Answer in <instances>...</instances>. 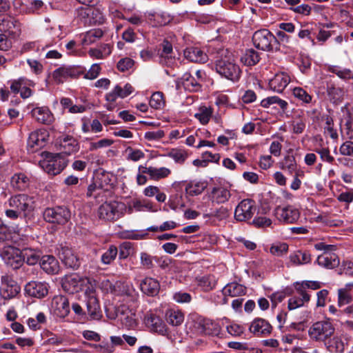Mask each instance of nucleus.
Wrapping results in <instances>:
<instances>
[{
  "instance_id": "nucleus-1",
  "label": "nucleus",
  "mask_w": 353,
  "mask_h": 353,
  "mask_svg": "<svg viewBox=\"0 0 353 353\" xmlns=\"http://www.w3.org/2000/svg\"><path fill=\"white\" fill-rule=\"evenodd\" d=\"M10 208L5 211L6 216L11 219H17L21 214L28 216L35 208V199L27 194H17L11 196L5 203Z\"/></svg>"
},
{
  "instance_id": "nucleus-2",
  "label": "nucleus",
  "mask_w": 353,
  "mask_h": 353,
  "mask_svg": "<svg viewBox=\"0 0 353 353\" xmlns=\"http://www.w3.org/2000/svg\"><path fill=\"white\" fill-rule=\"evenodd\" d=\"M220 59L216 61L215 69L221 77L232 81H237L241 74L239 65L232 52L227 49L219 51Z\"/></svg>"
},
{
  "instance_id": "nucleus-3",
  "label": "nucleus",
  "mask_w": 353,
  "mask_h": 353,
  "mask_svg": "<svg viewBox=\"0 0 353 353\" xmlns=\"http://www.w3.org/2000/svg\"><path fill=\"white\" fill-rule=\"evenodd\" d=\"M41 168L51 175H57L62 172L68 165V160L61 153L44 154V159L39 161Z\"/></svg>"
},
{
  "instance_id": "nucleus-4",
  "label": "nucleus",
  "mask_w": 353,
  "mask_h": 353,
  "mask_svg": "<svg viewBox=\"0 0 353 353\" xmlns=\"http://www.w3.org/2000/svg\"><path fill=\"white\" fill-rule=\"evenodd\" d=\"M335 327L330 319L314 323L308 330L310 338L314 341L324 342L331 338Z\"/></svg>"
},
{
  "instance_id": "nucleus-5",
  "label": "nucleus",
  "mask_w": 353,
  "mask_h": 353,
  "mask_svg": "<svg viewBox=\"0 0 353 353\" xmlns=\"http://www.w3.org/2000/svg\"><path fill=\"white\" fill-rule=\"evenodd\" d=\"M125 203L118 201L105 202L100 205L98 215L101 219L114 221L125 214Z\"/></svg>"
},
{
  "instance_id": "nucleus-6",
  "label": "nucleus",
  "mask_w": 353,
  "mask_h": 353,
  "mask_svg": "<svg viewBox=\"0 0 353 353\" xmlns=\"http://www.w3.org/2000/svg\"><path fill=\"white\" fill-rule=\"evenodd\" d=\"M252 42L255 48L263 51H272L279 44L277 38L268 29H261L254 32Z\"/></svg>"
},
{
  "instance_id": "nucleus-7",
  "label": "nucleus",
  "mask_w": 353,
  "mask_h": 353,
  "mask_svg": "<svg viewBox=\"0 0 353 353\" xmlns=\"http://www.w3.org/2000/svg\"><path fill=\"white\" fill-rule=\"evenodd\" d=\"M104 8L101 5L90 6L88 8L81 7L77 10V16L85 20V23L93 25L103 24L105 21L103 13Z\"/></svg>"
},
{
  "instance_id": "nucleus-8",
  "label": "nucleus",
  "mask_w": 353,
  "mask_h": 353,
  "mask_svg": "<svg viewBox=\"0 0 353 353\" xmlns=\"http://www.w3.org/2000/svg\"><path fill=\"white\" fill-rule=\"evenodd\" d=\"M46 221L54 224L65 225L71 217L70 210L64 206H57L55 208H48L43 213Z\"/></svg>"
},
{
  "instance_id": "nucleus-9",
  "label": "nucleus",
  "mask_w": 353,
  "mask_h": 353,
  "mask_svg": "<svg viewBox=\"0 0 353 353\" xmlns=\"http://www.w3.org/2000/svg\"><path fill=\"white\" fill-rule=\"evenodd\" d=\"M83 74V70L79 66L62 65L52 73V77L57 84H61L69 78L76 79Z\"/></svg>"
},
{
  "instance_id": "nucleus-10",
  "label": "nucleus",
  "mask_w": 353,
  "mask_h": 353,
  "mask_svg": "<svg viewBox=\"0 0 353 353\" xmlns=\"http://www.w3.org/2000/svg\"><path fill=\"white\" fill-rule=\"evenodd\" d=\"M0 32L10 38H17L21 34V23L18 19L9 14H0Z\"/></svg>"
},
{
  "instance_id": "nucleus-11",
  "label": "nucleus",
  "mask_w": 353,
  "mask_h": 353,
  "mask_svg": "<svg viewBox=\"0 0 353 353\" xmlns=\"http://www.w3.org/2000/svg\"><path fill=\"white\" fill-rule=\"evenodd\" d=\"M256 207L254 201L252 199H243L234 210V219L239 222H247L254 215Z\"/></svg>"
},
{
  "instance_id": "nucleus-12",
  "label": "nucleus",
  "mask_w": 353,
  "mask_h": 353,
  "mask_svg": "<svg viewBox=\"0 0 353 353\" xmlns=\"http://www.w3.org/2000/svg\"><path fill=\"white\" fill-rule=\"evenodd\" d=\"M88 282L87 278L77 274H71L61 279V287L65 292L74 294L81 290Z\"/></svg>"
},
{
  "instance_id": "nucleus-13",
  "label": "nucleus",
  "mask_w": 353,
  "mask_h": 353,
  "mask_svg": "<svg viewBox=\"0 0 353 353\" xmlns=\"http://www.w3.org/2000/svg\"><path fill=\"white\" fill-rule=\"evenodd\" d=\"M0 255L3 261L13 269L19 268L23 262L20 249L12 246H5L2 248Z\"/></svg>"
},
{
  "instance_id": "nucleus-14",
  "label": "nucleus",
  "mask_w": 353,
  "mask_h": 353,
  "mask_svg": "<svg viewBox=\"0 0 353 353\" xmlns=\"http://www.w3.org/2000/svg\"><path fill=\"white\" fill-rule=\"evenodd\" d=\"M110 292L117 296H123L126 302H134L137 299V294L132 286L120 281L110 285Z\"/></svg>"
},
{
  "instance_id": "nucleus-15",
  "label": "nucleus",
  "mask_w": 353,
  "mask_h": 353,
  "mask_svg": "<svg viewBox=\"0 0 353 353\" xmlns=\"http://www.w3.org/2000/svg\"><path fill=\"white\" fill-rule=\"evenodd\" d=\"M85 302L87 314L92 320H99L102 316L101 307L95 292L89 290L85 292Z\"/></svg>"
},
{
  "instance_id": "nucleus-16",
  "label": "nucleus",
  "mask_w": 353,
  "mask_h": 353,
  "mask_svg": "<svg viewBox=\"0 0 353 353\" xmlns=\"http://www.w3.org/2000/svg\"><path fill=\"white\" fill-rule=\"evenodd\" d=\"M0 294L4 299L14 297L20 291V287L13 280L12 276L6 274L1 279Z\"/></svg>"
},
{
  "instance_id": "nucleus-17",
  "label": "nucleus",
  "mask_w": 353,
  "mask_h": 353,
  "mask_svg": "<svg viewBox=\"0 0 353 353\" xmlns=\"http://www.w3.org/2000/svg\"><path fill=\"white\" fill-rule=\"evenodd\" d=\"M49 138L48 132L43 129L32 132L28 139V148L31 152L43 147Z\"/></svg>"
},
{
  "instance_id": "nucleus-18",
  "label": "nucleus",
  "mask_w": 353,
  "mask_h": 353,
  "mask_svg": "<svg viewBox=\"0 0 353 353\" xmlns=\"http://www.w3.org/2000/svg\"><path fill=\"white\" fill-rule=\"evenodd\" d=\"M51 307L54 314L59 318L65 317L70 312L69 301L63 295H57L53 297Z\"/></svg>"
},
{
  "instance_id": "nucleus-19",
  "label": "nucleus",
  "mask_w": 353,
  "mask_h": 353,
  "mask_svg": "<svg viewBox=\"0 0 353 353\" xmlns=\"http://www.w3.org/2000/svg\"><path fill=\"white\" fill-rule=\"evenodd\" d=\"M144 323L152 331L161 335L167 334L166 325L163 320L152 312L146 313L144 317Z\"/></svg>"
},
{
  "instance_id": "nucleus-20",
  "label": "nucleus",
  "mask_w": 353,
  "mask_h": 353,
  "mask_svg": "<svg viewBox=\"0 0 353 353\" xmlns=\"http://www.w3.org/2000/svg\"><path fill=\"white\" fill-rule=\"evenodd\" d=\"M276 218L285 223H293L296 222L300 216L297 209L292 206L277 207L275 210Z\"/></svg>"
},
{
  "instance_id": "nucleus-21",
  "label": "nucleus",
  "mask_w": 353,
  "mask_h": 353,
  "mask_svg": "<svg viewBox=\"0 0 353 353\" xmlns=\"http://www.w3.org/2000/svg\"><path fill=\"white\" fill-rule=\"evenodd\" d=\"M59 257L63 263L70 268L76 269L80 265L78 256L74 251L68 247H61L59 251Z\"/></svg>"
},
{
  "instance_id": "nucleus-22",
  "label": "nucleus",
  "mask_w": 353,
  "mask_h": 353,
  "mask_svg": "<svg viewBox=\"0 0 353 353\" xmlns=\"http://www.w3.org/2000/svg\"><path fill=\"white\" fill-rule=\"evenodd\" d=\"M61 154L70 155L79 150V145L76 139L70 135H63L59 139Z\"/></svg>"
},
{
  "instance_id": "nucleus-23",
  "label": "nucleus",
  "mask_w": 353,
  "mask_h": 353,
  "mask_svg": "<svg viewBox=\"0 0 353 353\" xmlns=\"http://www.w3.org/2000/svg\"><path fill=\"white\" fill-rule=\"evenodd\" d=\"M25 292L30 296L41 299L48 293V284L42 282L31 281L26 285Z\"/></svg>"
},
{
  "instance_id": "nucleus-24",
  "label": "nucleus",
  "mask_w": 353,
  "mask_h": 353,
  "mask_svg": "<svg viewBox=\"0 0 353 353\" xmlns=\"http://www.w3.org/2000/svg\"><path fill=\"white\" fill-rule=\"evenodd\" d=\"M290 82V77L285 72L277 73L269 81L270 88L278 93H281Z\"/></svg>"
},
{
  "instance_id": "nucleus-25",
  "label": "nucleus",
  "mask_w": 353,
  "mask_h": 353,
  "mask_svg": "<svg viewBox=\"0 0 353 353\" xmlns=\"http://www.w3.org/2000/svg\"><path fill=\"white\" fill-rule=\"evenodd\" d=\"M316 263L323 268L334 269L339 265L340 261L336 254L325 252L317 257Z\"/></svg>"
},
{
  "instance_id": "nucleus-26",
  "label": "nucleus",
  "mask_w": 353,
  "mask_h": 353,
  "mask_svg": "<svg viewBox=\"0 0 353 353\" xmlns=\"http://www.w3.org/2000/svg\"><path fill=\"white\" fill-rule=\"evenodd\" d=\"M249 330L254 335L265 336L271 332L272 326L265 319H256L252 322Z\"/></svg>"
},
{
  "instance_id": "nucleus-27",
  "label": "nucleus",
  "mask_w": 353,
  "mask_h": 353,
  "mask_svg": "<svg viewBox=\"0 0 353 353\" xmlns=\"http://www.w3.org/2000/svg\"><path fill=\"white\" fill-rule=\"evenodd\" d=\"M210 199L212 203L217 204L225 203L231 197L230 191L224 187H214L211 190Z\"/></svg>"
},
{
  "instance_id": "nucleus-28",
  "label": "nucleus",
  "mask_w": 353,
  "mask_h": 353,
  "mask_svg": "<svg viewBox=\"0 0 353 353\" xmlns=\"http://www.w3.org/2000/svg\"><path fill=\"white\" fill-rule=\"evenodd\" d=\"M10 183L14 191H23L29 187L30 179L24 173H15L10 178Z\"/></svg>"
},
{
  "instance_id": "nucleus-29",
  "label": "nucleus",
  "mask_w": 353,
  "mask_h": 353,
  "mask_svg": "<svg viewBox=\"0 0 353 353\" xmlns=\"http://www.w3.org/2000/svg\"><path fill=\"white\" fill-rule=\"evenodd\" d=\"M185 57L192 62L205 63L208 57L205 52L197 47L188 48L184 50Z\"/></svg>"
},
{
  "instance_id": "nucleus-30",
  "label": "nucleus",
  "mask_w": 353,
  "mask_h": 353,
  "mask_svg": "<svg viewBox=\"0 0 353 353\" xmlns=\"http://www.w3.org/2000/svg\"><path fill=\"white\" fill-rule=\"evenodd\" d=\"M140 288L144 294L153 296L159 293L160 285L156 279L148 277L141 282Z\"/></svg>"
},
{
  "instance_id": "nucleus-31",
  "label": "nucleus",
  "mask_w": 353,
  "mask_h": 353,
  "mask_svg": "<svg viewBox=\"0 0 353 353\" xmlns=\"http://www.w3.org/2000/svg\"><path fill=\"white\" fill-rule=\"evenodd\" d=\"M32 114L37 121L43 124H50L54 119L53 114L47 107L35 108L32 110Z\"/></svg>"
},
{
  "instance_id": "nucleus-32",
  "label": "nucleus",
  "mask_w": 353,
  "mask_h": 353,
  "mask_svg": "<svg viewBox=\"0 0 353 353\" xmlns=\"http://www.w3.org/2000/svg\"><path fill=\"white\" fill-rule=\"evenodd\" d=\"M41 268L48 274H57L59 270L58 261L53 256L46 255L41 257Z\"/></svg>"
},
{
  "instance_id": "nucleus-33",
  "label": "nucleus",
  "mask_w": 353,
  "mask_h": 353,
  "mask_svg": "<svg viewBox=\"0 0 353 353\" xmlns=\"http://www.w3.org/2000/svg\"><path fill=\"white\" fill-rule=\"evenodd\" d=\"M22 260L26 261L28 265H33L37 263L41 258L40 250L31 248H23L21 250Z\"/></svg>"
},
{
  "instance_id": "nucleus-34",
  "label": "nucleus",
  "mask_w": 353,
  "mask_h": 353,
  "mask_svg": "<svg viewBox=\"0 0 353 353\" xmlns=\"http://www.w3.org/2000/svg\"><path fill=\"white\" fill-rule=\"evenodd\" d=\"M222 292L225 296H239L245 294L246 288L241 284L233 282L227 284L223 288Z\"/></svg>"
},
{
  "instance_id": "nucleus-35",
  "label": "nucleus",
  "mask_w": 353,
  "mask_h": 353,
  "mask_svg": "<svg viewBox=\"0 0 353 353\" xmlns=\"http://www.w3.org/2000/svg\"><path fill=\"white\" fill-rule=\"evenodd\" d=\"M182 83L185 90L190 92H196L201 88V81L190 72L183 74Z\"/></svg>"
},
{
  "instance_id": "nucleus-36",
  "label": "nucleus",
  "mask_w": 353,
  "mask_h": 353,
  "mask_svg": "<svg viewBox=\"0 0 353 353\" xmlns=\"http://www.w3.org/2000/svg\"><path fill=\"white\" fill-rule=\"evenodd\" d=\"M280 169L292 174L299 172L297 163L293 155H287L278 163Z\"/></svg>"
},
{
  "instance_id": "nucleus-37",
  "label": "nucleus",
  "mask_w": 353,
  "mask_h": 353,
  "mask_svg": "<svg viewBox=\"0 0 353 353\" xmlns=\"http://www.w3.org/2000/svg\"><path fill=\"white\" fill-rule=\"evenodd\" d=\"M290 262L293 265H301L310 263L311 254L308 252L297 250L289 256Z\"/></svg>"
},
{
  "instance_id": "nucleus-38",
  "label": "nucleus",
  "mask_w": 353,
  "mask_h": 353,
  "mask_svg": "<svg viewBox=\"0 0 353 353\" xmlns=\"http://www.w3.org/2000/svg\"><path fill=\"white\" fill-rule=\"evenodd\" d=\"M131 205L134 208L135 211H150L156 212L153 203L147 199H131Z\"/></svg>"
},
{
  "instance_id": "nucleus-39",
  "label": "nucleus",
  "mask_w": 353,
  "mask_h": 353,
  "mask_svg": "<svg viewBox=\"0 0 353 353\" xmlns=\"http://www.w3.org/2000/svg\"><path fill=\"white\" fill-rule=\"evenodd\" d=\"M165 316L167 322L173 326L181 325L184 320V315L179 310H169L167 311Z\"/></svg>"
},
{
  "instance_id": "nucleus-40",
  "label": "nucleus",
  "mask_w": 353,
  "mask_h": 353,
  "mask_svg": "<svg viewBox=\"0 0 353 353\" xmlns=\"http://www.w3.org/2000/svg\"><path fill=\"white\" fill-rule=\"evenodd\" d=\"M212 114L213 109L211 107L201 106L194 117L202 125H206L209 123Z\"/></svg>"
},
{
  "instance_id": "nucleus-41",
  "label": "nucleus",
  "mask_w": 353,
  "mask_h": 353,
  "mask_svg": "<svg viewBox=\"0 0 353 353\" xmlns=\"http://www.w3.org/2000/svg\"><path fill=\"white\" fill-rule=\"evenodd\" d=\"M103 35L101 29L97 28L85 32L82 39V45L88 46L97 41Z\"/></svg>"
},
{
  "instance_id": "nucleus-42",
  "label": "nucleus",
  "mask_w": 353,
  "mask_h": 353,
  "mask_svg": "<svg viewBox=\"0 0 353 353\" xmlns=\"http://www.w3.org/2000/svg\"><path fill=\"white\" fill-rule=\"evenodd\" d=\"M259 53L253 49H248L241 58V61L246 65H254L259 61Z\"/></svg>"
},
{
  "instance_id": "nucleus-43",
  "label": "nucleus",
  "mask_w": 353,
  "mask_h": 353,
  "mask_svg": "<svg viewBox=\"0 0 353 353\" xmlns=\"http://www.w3.org/2000/svg\"><path fill=\"white\" fill-rule=\"evenodd\" d=\"M197 283L198 285L205 292L212 290L216 284L214 276L212 275H205L197 279Z\"/></svg>"
},
{
  "instance_id": "nucleus-44",
  "label": "nucleus",
  "mask_w": 353,
  "mask_h": 353,
  "mask_svg": "<svg viewBox=\"0 0 353 353\" xmlns=\"http://www.w3.org/2000/svg\"><path fill=\"white\" fill-rule=\"evenodd\" d=\"M323 132L325 136L330 137L333 140H336L338 139L339 136L336 129L334 127L333 119L330 116H326L325 117Z\"/></svg>"
},
{
  "instance_id": "nucleus-45",
  "label": "nucleus",
  "mask_w": 353,
  "mask_h": 353,
  "mask_svg": "<svg viewBox=\"0 0 353 353\" xmlns=\"http://www.w3.org/2000/svg\"><path fill=\"white\" fill-rule=\"evenodd\" d=\"M166 156L172 159L175 163L183 164L187 159L188 154L185 150L173 148L166 154Z\"/></svg>"
},
{
  "instance_id": "nucleus-46",
  "label": "nucleus",
  "mask_w": 353,
  "mask_h": 353,
  "mask_svg": "<svg viewBox=\"0 0 353 353\" xmlns=\"http://www.w3.org/2000/svg\"><path fill=\"white\" fill-rule=\"evenodd\" d=\"M329 71L335 74L341 79H353V71L350 69L334 65L329 68Z\"/></svg>"
},
{
  "instance_id": "nucleus-47",
  "label": "nucleus",
  "mask_w": 353,
  "mask_h": 353,
  "mask_svg": "<svg viewBox=\"0 0 353 353\" xmlns=\"http://www.w3.org/2000/svg\"><path fill=\"white\" fill-rule=\"evenodd\" d=\"M205 188V185L201 182H190L185 187V192L189 196L201 194Z\"/></svg>"
},
{
  "instance_id": "nucleus-48",
  "label": "nucleus",
  "mask_w": 353,
  "mask_h": 353,
  "mask_svg": "<svg viewBox=\"0 0 353 353\" xmlns=\"http://www.w3.org/2000/svg\"><path fill=\"white\" fill-rule=\"evenodd\" d=\"M294 288L302 301H305L306 303H309L310 301V294L307 292V288L303 284L302 281H296L293 283Z\"/></svg>"
},
{
  "instance_id": "nucleus-49",
  "label": "nucleus",
  "mask_w": 353,
  "mask_h": 353,
  "mask_svg": "<svg viewBox=\"0 0 353 353\" xmlns=\"http://www.w3.org/2000/svg\"><path fill=\"white\" fill-rule=\"evenodd\" d=\"M150 105L151 108L156 110L163 108L165 105L163 92H156L153 93L150 97Z\"/></svg>"
},
{
  "instance_id": "nucleus-50",
  "label": "nucleus",
  "mask_w": 353,
  "mask_h": 353,
  "mask_svg": "<svg viewBox=\"0 0 353 353\" xmlns=\"http://www.w3.org/2000/svg\"><path fill=\"white\" fill-rule=\"evenodd\" d=\"M118 254V248L115 245H110L109 248L102 254L101 262L103 264H110L116 258Z\"/></svg>"
},
{
  "instance_id": "nucleus-51",
  "label": "nucleus",
  "mask_w": 353,
  "mask_h": 353,
  "mask_svg": "<svg viewBox=\"0 0 353 353\" xmlns=\"http://www.w3.org/2000/svg\"><path fill=\"white\" fill-rule=\"evenodd\" d=\"M150 179L152 180H160L161 179L168 176L171 173V170L169 168L165 167H161L159 168L152 167V170H150Z\"/></svg>"
},
{
  "instance_id": "nucleus-52",
  "label": "nucleus",
  "mask_w": 353,
  "mask_h": 353,
  "mask_svg": "<svg viewBox=\"0 0 353 353\" xmlns=\"http://www.w3.org/2000/svg\"><path fill=\"white\" fill-rule=\"evenodd\" d=\"M294 97L305 103H310L312 97L306 90L301 87H296L292 90Z\"/></svg>"
},
{
  "instance_id": "nucleus-53",
  "label": "nucleus",
  "mask_w": 353,
  "mask_h": 353,
  "mask_svg": "<svg viewBox=\"0 0 353 353\" xmlns=\"http://www.w3.org/2000/svg\"><path fill=\"white\" fill-rule=\"evenodd\" d=\"M326 90L328 96L334 101L339 100L343 94V90L339 87H336L332 83H327Z\"/></svg>"
},
{
  "instance_id": "nucleus-54",
  "label": "nucleus",
  "mask_w": 353,
  "mask_h": 353,
  "mask_svg": "<svg viewBox=\"0 0 353 353\" xmlns=\"http://www.w3.org/2000/svg\"><path fill=\"white\" fill-rule=\"evenodd\" d=\"M134 251L132 243L129 241H125L122 243L119 247V259H125L129 256L132 254Z\"/></svg>"
},
{
  "instance_id": "nucleus-55",
  "label": "nucleus",
  "mask_w": 353,
  "mask_h": 353,
  "mask_svg": "<svg viewBox=\"0 0 353 353\" xmlns=\"http://www.w3.org/2000/svg\"><path fill=\"white\" fill-rule=\"evenodd\" d=\"M329 351L334 353H342L344 351V343L339 337H334L327 346Z\"/></svg>"
},
{
  "instance_id": "nucleus-56",
  "label": "nucleus",
  "mask_w": 353,
  "mask_h": 353,
  "mask_svg": "<svg viewBox=\"0 0 353 353\" xmlns=\"http://www.w3.org/2000/svg\"><path fill=\"white\" fill-rule=\"evenodd\" d=\"M288 251V245L285 243H276L273 244L270 252L272 254L276 256H281L285 254Z\"/></svg>"
},
{
  "instance_id": "nucleus-57",
  "label": "nucleus",
  "mask_w": 353,
  "mask_h": 353,
  "mask_svg": "<svg viewBox=\"0 0 353 353\" xmlns=\"http://www.w3.org/2000/svg\"><path fill=\"white\" fill-rule=\"evenodd\" d=\"M154 260L159 264V266L163 270H170L174 266L175 264V261L168 256H154Z\"/></svg>"
},
{
  "instance_id": "nucleus-58",
  "label": "nucleus",
  "mask_w": 353,
  "mask_h": 353,
  "mask_svg": "<svg viewBox=\"0 0 353 353\" xmlns=\"http://www.w3.org/2000/svg\"><path fill=\"white\" fill-rule=\"evenodd\" d=\"M306 119L303 117L295 119L292 122V130L295 134H301L305 130Z\"/></svg>"
},
{
  "instance_id": "nucleus-59",
  "label": "nucleus",
  "mask_w": 353,
  "mask_h": 353,
  "mask_svg": "<svg viewBox=\"0 0 353 353\" xmlns=\"http://www.w3.org/2000/svg\"><path fill=\"white\" fill-rule=\"evenodd\" d=\"M352 296L346 288L339 290V305H346L352 301Z\"/></svg>"
},
{
  "instance_id": "nucleus-60",
  "label": "nucleus",
  "mask_w": 353,
  "mask_h": 353,
  "mask_svg": "<svg viewBox=\"0 0 353 353\" xmlns=\"http://www.w3.org/2000/svg\"><path fill=\"white\" fill-rule=\"evenodd\" d=\"M114 141L110 139H103L97 142H92L90 144L89 150L90 151L96 150L99 148H108L113 144Z\"/></svg>"
},
{
  "instance_id": "nucleus-61",
  "label": "nucleus",
  "mask_w": 353,
  "mask_h": 353,
  "mask_svg": "<svg viewBox=\"0 0 353 353\" xmlns=\"http://www.w3.org/2000/svg\"><path fill=\"white\" fill-rule=\"evenodd\" d=\"M12 240L18 245V246L23 248H26V245L28 244L29 240L33 241L32 239L29 238L26 234H20L19 233L14 234V236H10Z\"/></svg>"
},
{
  "instance_id": "nucleus-62",
  "label": "nucleus",
  "mask_w": 353,
  "mask_h": 353,
  "mask_svg": "<svg viewBox=\"0 0 353 353\" xmlns=\"http://www.w3.org/2000/svg\"><path fill=\"white\" fill-rule=\"evenodd\" d=\"M228 345L229 347L234 350L247 351V352L245 353H255V352H257V350L254 348H249L245 343L231 341L228 343Z\"/></svg>"
},
{
  "instance_id": "nucleus-63",
  "label": "nucleus",
  "mask_w": 353,
  "mask_h": 353,
  "mask_svg": "<svg viewBox=\"0 0 353 353\" xmlns=\"http://www.w3.org/2000/svg\"><path fill=\"white\" fill-rule=\"evenodd\" d=\"M315 152L320 155L321 159L323 161H326L329 163H332L334 162V158L330 154V152L328 148L316 149Z\"/></svg>"
},
{
  "instance_id": "nucleus-64",
  "label": "nucleus",
  "mask_w": 353,
  "mask_h": 353,
  "mask_svg": "<svg viewBox=\"0 0 353 353\" xmlns=\"http://www.w3.org/2000/svg\"><path fill=\"white\" fill-rule=\"evenodd\" d=\"M339 152L343 156H353V142H344L339 148Z\"/></svg>"
}]
</instances>
